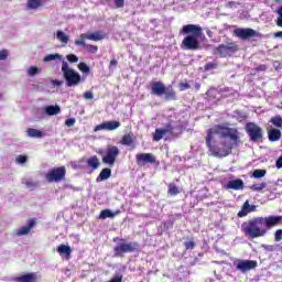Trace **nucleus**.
<instances>
[{
	"instance_id": "5",
	"label": "nucleus",
	"mask_w": 282,
	"mask_h": 282,
	"mask_svg": "<svg viewBox=\"0 0 282 282\" xmlns=\"http://www.w3.org/2000/svg\"><path fill=\"white\" fill-rule=\"evenodd\" d=\"M182 133V124L178 121H170L164 128L155 129L153 134L154 142H160L165 135H180Z\"/></svg>"
},
{
	"instance_id": "62",
	"label": "nucleus",
	"mask_w": 282,
	"mask_h": 282,
	"mask_svg": "<svg viewBox=\"0 0 282 282\" xmlns=\"http://www.w3.org/2000/svg\"><path fill=\"white\" fill-rule=\"evenodd\" d=\"M199 87H200L199 84H196L195 88H196V89H199Z\"/></svg>"
},
{
	"instance_id": "19",
	"label": "nucleus",
	"mask_w": 282,
	"mask_h": 282,
	"mask_svg": "<svg viewBox=\"0 0 282 282\" xmlns=\"http://www.w3.org/2000/svg\"><path fill=\"white\" fill-rule=\"evenodd\" d=\"M225 188L227 191H243V180H230L226 183Z\"/></svg>"
},
{
	"instance_id": "24",
	"label": "nucleus",
	"mask_w": 282,
	"mask_h": 282,
	"mask_svg": "<svg viewBox=\"0 0 282 282\" xmlns=\"http://www.w3.org/2000/svg\"><path fill=\"white\" fill-rule=\"evenodd\" d=\"M270 142H279L281 140V130L273 128L268 132Z\"/></svg>"
},
{
	"instance_id": "52",
	"label": "nucleus",
	"mask_w": 282,
	"mask_h": 282,
	"mask_svg": "<svg viewBox=\"0 0 282 282\" xmlns=\"http://www.w3.org/2000/svg\"><path fill=\"white\" fill-rule=\"evenodd\" d=\"M116 8H124V0H115Z\"/></svg>"
},
{
	"instance_id": "51",
	"label": "nucleus",
	"mask_w": 282,
	"mask_h": 282,
	"mask_svg": "<svg viewBox=\"0 0 282 282\" xmlns=\"http://www.w3.org/2000/svg\"><path fill=\"white\" fill-rule=\"evenodd\" d=\"M84 98H85V100H94V93H91V91H86V93L84 94Z\"/></svg>"
},
{
	"instance_id": "1",
	"label": "nucleus",
	"mask_w": 282,
	"mask_h": 282,
	"mask_svg": "<svg viewBox=\"0 0 282 282\" xmlns=\"http://www.w3.org/2000/svg\"><path fill=\"white\" fill-rule=\"evenodd\" d=\"M241 144L239 130L226 126H214L207 131L206 147L214 158H227Z\"/></svg>"
},
{
	"instance_id": "18",
	"label": "nucleus",
	"mask_w": 282,
	"mask_h": 282,
	"mask_svg": "<svg viewBox=\"0 0 282 282\" xmlns=\"http://www.w3.org/2000/svg\"><path fill=\"white\" fill-rule=\"evenodd\" d=\"M234 33L238 36V39H252L257 36V31L253 29H236Z\"/></svg>"
},
{
	"instance_id": "30",
	"label": "nucleus",
	"mask_w": 282,
	"mask_h": 282,
	"mask_svg": "<svg viewBox=\"0 0 282 282\" xmlns=\"http://www.w3.org/2000/svg\"><path fill=\"white\" fill-rule=\"evenodd\" d=\"M26 8L29 10H37V8H41V0H28Z\"/></svg>"
},
{
	"instance_id": "59",
	"label": "nucleus",
	"mask_w": 282,
	"mask_h": 282,
	"mask_svg": "<svg viewBox=\"0 0 282 282\" xmlns=\"http://www.w3.org/2000/svg\"><path fill=\"white\" fill-rule=\"evenodd\" d=\"M206 34L207 36H209V39H213V31H210L209 29L206 30Z\"/></svg>"
},
{
	"instance_id": "41",
	"label": "nucleus",
	"mask_w": 282,
	"mask_h": 282,
	"mask_svg": "<svg viewBox=\"0 0 282 282\" xmlns=\"http://www.w3.org/2000/svg\"><path fill=\"white\" fill-rule=\"evenodd\" d=\"M169 193H170L171 195H173V196L180 195V188H177V187L175 186V184H170V185H169Z\"/></svg>"
},
{
	"instance_id": "28",
	"label": "nucleus",
	"mask_w": 282,
	"mask_h": 282,
	"mask_svg": "<svg viewBox=\"0 0 282 282\" xmlns=\"http://www.w3.org/2000/svg\"><path fill=\"white\" fill-rule=\"evenodd\" d=\"M87 166L93 169V171H96L98 166H100V161L98 160V156L94 155L87 160Z\"/></svg>"
},
{
	"instance_id": "57",
	"label": "nucleus",
	"mask_w": 282,
	"mask_h": 282,
	"mask_svg": "<svg viewBox=\"0 0 282 282\" xmlns=\"http://www.w3.org/2000/svg\"><path fill=\"white\" fill-rule=\"evenodd\" d=\"M276 25H279V28H282V15H279L276 20Z\"/></svg>"
},
{
	"instance_id": "39",
	"label": "nucleus",
	"mask_w": 282,
	"mask_h": 282,
	"mask_svg": "<svg viewBox=\"0 0 282 282\" xmlns=\"http://www.w3.org/2000/svg\"><path fill=\"white\" fill-rule=\"evenodd\" d=\"M268 186V184L265 183H260V184H253L251 186V191H256L257 193H260V191H262L263 188H265Z\"/></svg>"
},
{
	"instance_id": "20",
	"label": "nucleus",
	"mask_w": 282,
	"mask_h": 282,
	"mask_svg": "<svg viewBox=\"0 0 282 282\" xmlns=\"http://www.w3.org/2000/svg\"><path fill=\"white\" fill-rule=\"evenodd\" d=\"M120 215V209L112 212L111 209H102L99 214L98 219H113Z\"/></svg>"
},
{
	"instance_id": "58",
	"label": "nucleus",
	"mask_w": 282,
	"mask_h": 282,
	"mask_svg": "<svg viewBox=\"0 0 282 282\" xmlns=\"http://www.w3.org/2000/svg\"><path fill=\"white\" fill-rule=\"evenodd\" d=\"M275 39H282V31L274 33Z\"/></svg>"
},
{
	"instance_id": "33",
	"label": "nucleus",
	"mask_w": 282,
	"mask_h": 282,
	"mask_svg": "<svg viewBox=\"0 0 282 282\" xmlns=\"http://www.w3.org/2000/svg\"><path fill=\"white\" fill-rule=\"evenodd\" d=\"M121 144L124 147H131V144H133V137H131V134H124L121 140Z\"/></svg>"
},
{
	"instance_id": "16",
	"label": "nucleus",
	"mask_w": 282,
	"mask_h": 282,
	"mask_svg": "<svg viewBox=\"0 0 282 282\" xmlns=\"http://www.w3.org/2000/svg\"><path fill=\"white\" fill-rule=\"evenodd\" d=\"M119 127L120 121H106L95 127V131H116Z\"/></svg>"
},
{
	"instance_id": "38",
	"label": "nucleus",
	"mask_w": 282,
	"mask_h": 282,
	"mask_svg": "<svg viewBox=\"0 0 282 282\" xmlns=\"http://www.w3.org/2000/svg\"><path fill=\"white\" fill-rule=\"evenodd\" d=\"M78 69L83 72V74H89L91 72L88 65L83 62L78 64Z\"/></svg>"
},
{
	"instance_id": "22",
	"label": "nucleus",
	"mask_w": 282,
	"mask_h": 282,
	"mask_svg": "<svg viewBox=\"0 0 282 282\" xmlns=\"http://www.w3.org/2000/svg\"><path fill=\"white\" fill-rule=\"evenodd\" d=\"M42 111L46 116H58V113H61V106H58V105L46 106V107L42 108Z\"/></svg>"
},
{
	"instance_id": "48",
	"label": "nucleus",
	"mask_w": 282,
	"mask_h": 282,
	"mask_svg": "<svg viewBox=\"0 0 282 282\" xmlns=\"http://www.w3.org/2000/svg\"><path fill=\"white\" fill-rule=\"evenodd\" d=\"M275 241H282V229H278L274 235Z\"/></svg>"
},
{
	"instance_id": "45",
	"label": "nucleus",
	"mask_w": 282,
	"mask_h": 282,
	"mask_svg": "<svg viewBox=\"0 0 282 282\" xmlns=\"http://www.w3.org/2000/svg\"><path fill=\"white\" fill-rule=\"evenodd\" d=\"M9 52H8V50H2V51H0V61H6V58H8V56H9Z\"/></svg>"
},
{
	"instance_id": "63",
	"label": "nucleus",
	"mask_w": 282,
	"mask_h": 282,
	"mask_svg": "<svg viewBox=\"0 0 282 282\" xmlns=\"http://www.w3.org/2000/svg\"><path fill=\"white\" fill-rule=\"evenodd\" d=\"M22 184H25V178L22 180Z\"/></svg>"
},
{
	"instance_id": "35",
	"label": "nucleus",
	"mask_w": 282,
	"mask_h": 282,
	"mask_svg": "<svg viewBox=\"0 0 282 282\" xmlns=\"http://www.w3.org/2000/svg\"><path fill=\"white\" fill-rule=\"evenodd\" d=\"M271 123L273 127H276L278 129H281L282 127V117L281 116H275L271 118Z\"/></svg>"
},
{
	"instance_id": "36",
	"label": "nucleus",
	"mask_w": 282,
	"mask_h": 282,
	"mask_svg": "<svg viewBox=\"0 0 282 282\" xmlns=\"http://www.w3.org/2000/svg\"><path fill=\"white\" fill-rule=\"evenodd\" d=\"M79 47H85L88 52H90V54H96V52H98V46L87 43H85V45H79Z\"/></svg>"
},
{
	"instance_id": "60",
	"label": "nucleus",
	"mask_w": 282,
	"mask_h": 282,
	"mask_svg": "<svg viewBox=\"0 0 282 282\" xmlns=\"http://www.w3.org/2000/svg\"><path fill=\"white\" fill-rule=\"evenodd\" d=\"M97 153H98V155H105L106 151L102 150V149H99V150L97 151Z\"/></svg>"
},
{
	"instance_id": "27",
	"label": "nucleus",
	"mask_w": 282,
	"mask_h": 282,
	"mask_svg": "<svg viewBox=\"0 0 282 282\" xmlns=\"http://www.w3.org/2000/svg\"><path fill=\"white\" fill-rule=\"evenodd\" d=\"M56 39L59 41V43H63L64 45H67L69 43V35L63 31L56 32Z\"/></svg>"
},
{
	"instance_id": "9",
	"label": "nucleus",
	"mask_w": 282,
	"mask_h": 282,
	"mask_svg": "<svg viewBox=\"0 0 282 282\" xmlns=\"http://www.w3.org/2000/svg\"><path fill=\"white\" fill-rule=\"evenodd\" d=\"M65 175H67V170L65 169V166H59V167H54L52 170H50L45 177L46 181H48L50 183L55 182H63V180H65Z\"/></svg>"
},
{
	"instance_id": "31",
	"label": "nucleus",
	"mask_w": 282,
	"mask_h": 282,
	"mask_svg": "<svg viewBox=\"0 0 282 282\" xmlns=\"http://www.w3.org/2000/svg\"><path fill=\"white\" fill-rule=\"evenodd\" d=\"M42 69L36 67V66H30L26 70L28 76H30V78H34V76H36L37 74H41Z\"/></svg>"
},
{
	"instance_id": "21",
	"label": "nucleus",
	"mask_w": 282,
	"mask_h": 282,
	"mask_svg": "<svg viewBox=\"0 0 282 282\" xmlns=\"http://www.w3.org/2000/svg\"><path fill=\"white\" fill-rule=\"evenodd\" d=\"M254 210H257V206L250 205V203L246 200L241 210L238 213V217H246L248 213H254Z\"/></svg>"
},
{
	"instance_id": "37",
	"label": "nucleus",
	"mask_w": 282,
	"mask_h": 282,
	"mask_svg": "<svg viewBox=\"0 0 282 282\" xmlns=\"http://www.w3.org/2000/svg\"><path fill=\"white\" fill-rule=\"evenodd\" d=\"M123 276L122 272L116 271L115 275L108 282H122Z\"/></svg>"
},
{
	"instance_id": "55",
	"label": "nucleus",
	"mask_w": 282,
	"mask_h": 282,
	"mask_svg": "<svg viewBox=\"0 0 282 282\" xmlns=\"http://www.w3.org/2000/svg\"><path fill=\"white\" fill-rule=\"evenodd\" d=\"M276 169H282V155L275 161Z\"/></svg>"
},
{
	"instance_id": "26",
	"label": "nucleus",
	"mask_w": 282,
	"mask_h": 282,
	"mask_svg": "<svg viewBox=\"0 0 282 282\" xmlns=\"http://www.w3.org/2000/svg\"><path fill=\"white\" fill-rule=\"evenodd\" d=\"M19 282H36V273H26L18 278Z\"/></svg>"
},
{
	"instance_id": "3",
	"label": "nucleus",
	"mask_w": 282,
	"mask_h": 282,
	"mask_svg": "<svg viewBox=\"0 0 282 282\" xmlns=\"http://www.w3.org/2000/svg\"><path fill=\"white\" fill-rule=\"evenodd\" d=\"M241 232H243L247 239H259V237H265L268 235L261 217L242 223Z\"/></svg>"
},
{
	"instance_id": "23",
	"label": "nucleus",
	"mask_w": 282,
	"mask_h": 282,
	"mask_svg": "<svg viewBox=\"0 0 282 282\" xmlns=\"http://www.w3.org/2000/svg\"><path fill=\"white\" fill-rule=\"evenodd\" d=\"M26 135L28 138H35V139H41V138H45V133L39 129H34V128H29L26 130Z\"/></svg>"
},
{
	"instance_id": "13",
	"label": "nucleus",
	"mask_w": 282,
	"mask_h": 282,
	"mask_svg": "<svg viewBox=\"0 0 282 282\" xmlns=\"http://www.w3.org/2000/svg\"><path fill=\"white\" fill-rule=\"evenodd\" d=\"M254 268H257V261L254 260H238L236 262V270L242 273L250 272V270H254Z\"/></svg>"
},
{
	"instance_id": "25",
	"label": "nucleus",
	"mask_w": 282,
	"mask_h": 282,
	"mask_svg": "<svg viewBox=\"0 0 282 282\" xmlns=\"http://www.w3.org/2000/svg\"><path fill=\"white\" fill-rule=\"evenodd\" d=\"M111 177V169L105 167L99 173L98 177L96 178V182H105V180H109Z\"/></svg>"
},
{
	"instance_id": "42",
	"label": "nucleus",
	"mask_w": 282,
	"mask_h": 282,
	"mask_svg": "<svg viewBox=\"0 0 282 282\" xmlns=\"http://www.w3.org/2000/svg\"><path fill=\"white\" fill-rule=\"evenodd\" d=\"M17 164H25L28 162V156L26 155H18L15 158Z\"/></svg>"
},
{
	"instance_id": "7",
	"label": "nucleus",
	"mask_w": 282,
	"mask_h": 282,
	"mask_svg": "<svg viewBox=\"0 0 282 282\" xmlns=\"http://www.w3.org/2000/svg\"><path fill=\"white\" fill-rule=\"evenodd\" d=\"M113 241H119L118 245L113 248V257H122L129 252H135L138 250V242H127L123 238H113Z\"/></svg>"
},
{
	"instance_id": "44",
	"label": "nucleus",
	"mask_w": 282,
	"mask_h": 282,
	"mask_svg": "<svg viewBox=\"0 0 282 282\" xmlns=\"http://www.w3.org/2000/svg\"><path fill=\"white\" fill-rule=\"evenodd\" d=\"M116 67H118V59L113 58L110 61L109 70L113 72L116 69Z\"/></svg>"
},
{
	"instance_id": "54",
	"label": "nucleus",
	"mask_w": 282,
	"mask_h": 282,
	"mask_svg": "<svg viewBox=\"0 0 282 282\" xmlns=\"http://www.w3.org/2000/svg\"><path fill=\"white\" fill-rule=\"evenodd\" d=\"M25 186H26L28 188H34V186H36V183H34V182H32V181H26V182H25Z\"/></svg>"
},
{
	"instance_id": "14",
	"label": "nucleus",
	"mask_w": 282,
	"mask_h": 282,
	"mask_svg": "<svg viewBox=\"0 0 282 282\" xmlns=\"http://www.w3.org/2000/svg\"><path fill=\"white\" fill-rule=\"evenodd\" d=\"M135 160L139 166H144L145 164H155V155L151 153L137 154Z\"/></svg>"
},
{
	"instance_id": "46",
	"label": "nucleus",
	"mask_w": 282,
	"mask_h": 282,
	"mask_svg": "<svg viewBox=\"0 0 282 282\" xmlns=\"http://www.w3.org/2000/svg\"><path fill=\"white\" fill-rule=\"evenodd\" d=\"M66 127H74L76 124V119L75 118H68L65 120Z\"/></svg>"
},
{
	"instance_id": "6",
	"label": "nucleus",
	"mask_w": 282,
	"mask_h": 282,
	"mask_svg": "<svg viewBox=\"0 0 282 282\" xmlns=\"http://www.w3.org/2000/svg\"><path fill=\"white\" fill-rule=\"evenodd\" d=\"M62 73L67 87H76L80 83V74L70 68L66 61H62Z\"/></svg>"
},
{
	"instance_id": "49",
	"label": "nucleus",
	"mask_w": 282,
	"mask_h": 282,
	"mask_svg": "<svg viewBox=\"0 0 282 282\" xmlns=\"http://www.w3.org/2000/svg\"><path fill=\"white\" fill-rule=\"evenodd\" d=\"M180 89L181 91H186V89H191V85L188 83H181Z\"/></svg>"
},
{
	"instance_id": "12",
	"label": "nucleus",
	"mask_w": 282,
	"mask_h": 282,
	"mask_svg": "<svg viewBox=\"0 0 282 282\" xmlns=\"http://www.w3.org/2000/svg\"><path fill=\"white\" fill-rule=\"evenodd\" d=\"M214 52L220 56V58H227V56H232V54L237 52V45H235V43L220 44Z\"/></svg>"
},
{
	"instance_id": "53",
	"label": "nucleus",
	"mask_w": 282,
	"mask_h": 282,
	"mask_svg": "<svg viewBox=\"0 0 282 282\" xmlns=\"http://www.w3.org/2000/svg\"><path fill=\"white\" fill-rule=\"evenodd\" d=\"M262 248H264V250L268 252H274V246L272 245H263Z\"/></svg>"
},
{
	"instance_id": "15",
	"label": "nucleus",
	"mask_w": 282,
	"mask_h": 282,
	"mask_svg": "<svg viewBox=\"0 0 282 282\" xmlns=\"http://www.w3.org/2000/svg\"><path fill=\"white\" fill-rule=\"evenodd\" d=\"M34 226H36V220L30 219L25 226L15 229L13 235L15 237H24V235H30V231L32 228H34Z\"/></svg>"
},
{
	"instance_id": "29",
	"label": "nucleus",
	"mask_w": 282,
	"mask_h": 282,
	"mask_svg": "<svg viewBox=\"0 0 282 282\" xmlns=\"http://www.w3.org/2000/svg\"><path fill=\"white\" fill-rule=\"evenodd\" d=\"M44 63H51V61H63V55L55 53V54H48L44 56L43 58Z\"/></svg>"
},
{
	"instance_id": "43",
	"label": "nucleus",
	"mask_w": 282,
	"mask_h": 282,
	"mask_svg": "<svg viewBox=\"0 0 282 282\" xmlns=\"http://www.w3.org/2000/svg\"><path fill=\"white\" fill-rule=\"evenodd\" d=\"M68 63H78V56L74 54H68L66 56Z\"/></svg>"
},
{
	"instance_id": "2",
	"label": "nucleus",
	"mask_w": 282,
	"mask_h": 282,
	"mask_svg": "<svg viewBox=\"0 0 282 282\" xmlns=\"http://www.w3.org/2000/svg\"><path fill=\"white\" fill-rule=\"evenodd\" d=\"M182 34H187L184 37L182 45L183 50H191L195 52L199 50V36H202L203 29L197 24H186L181 30Z\"/></svg>"
},
{
	"instance_id": "10",
	"label": "nucleus",
	"mask_w": 282,
	"mask_h": 282,
	"mask_svg": "<svg viewBox=\"0 0 282 282\" xmlns=\"http://www.w3.org/2000/svg\"><path fill=\"white\" fill-rule=\"evenodd\" d=\"M105 33L102 31L87 32L79 35V40L75 41V45H85V41H102Z\"/></svg>"
},
{
	"instance_id": "17",
	"label": "nucleus",
	"mask_w": 282,
	"mask_h": 282,
	"mask_svg": "<svg viewBox=\"0 0 282 282\" xmlns=\"http://www.w3.org/2000/svg\"><path fill=\"white\" fill-rule=\"evenodd\" d=\"M263 220V226L267 229L269 228H274V226H279V224H281L282 221V216H268V217H260Z\"/></svg>"
},
{
	"instance_id": "40",
	"label": "nucleus",
	"mask_w": 282,
	"mask_h": 282,
	"mask_svg": "<svg viewBox=\"0 0 282 282\" xmlns=\"http://www.w3.org/2000/svg\"><path fill=\"white\" fill-rule=\"evenodd\" d=\"M219 64L217 62H209L205 65V72H210L212 69H217Z\"/></svg>"
},
{
	"instance_id": "50",
	"label": "nucleus",
	"mask_w": 282,
	"mask_h": 282,
	"mask_svg": "<svg viewBox=\"0 0 282 282\" xmlns=\"http://www.w3.org/2000/svg\"><path fill=\"white\" fill-rule=\"evenodd\" d=\"M51 84L53 87H61L63 85V80L52 79Z\"/></svg>"
},
{
	"instance_id": "32",
	"label": "nucleus",
	"mask_w": 282,
	"mask_h": 282,
	"mask_svg": "<svg viewBox=\"0 0 282 282\" xmlns=\"http://www.w3.org/2000/svg\"><path fill=\"white\" fill-rule=\"evenodd\" d=\"M59 254H72V248L69 246L59 245L57 248Z\"/></svg>"
},
{
	"instance_id": "47",
	"label": "nucleus",
	"mask_w": 282,
	"mask_h": 282,
	"mask_svg": "<svg viewBox=\"0 0 282 282\" xmlns=\"http://www.w3.org/2000/svg\"><path fill=\"white\" fill-rule=\"evenodd\" d=\"M184 246L186 250H193L195 248V242L194 241H185Z\"/></svg>"
},
{
	"instance_id": "8",
	"label": "nucleus",
	"mask_w": 282,
	"mask_h": 282,
	"mask_svg": "<svg viewBox=\"0 0 282 282\" xmlns=\"http://www.w3.org/2000/svg\"><path fill=\"white\" fill-rule=\"evenodd\" d=\"M246 131L251 142H259V140L263 139V129L254 122H248L246 124Z\"/></svg>"
},
{
	"instance_id": "56",
	"label": "nucleus",
	"mask_w": 282,
	"mask_h": 282,
	"mask_svg": "<svg viewBox=\"0 0 282 282\" xmlns=\"http://www.w3.org/2000/svg\"><path fill=\"white\" fill-rule=\"evenodd\" d=\"M267 69H268V66H265V65H260L258 67V72H265Z\"/></svg>"
},
{
	"instance_id": "34",
	"label": "nucleus",
	"mask_w": 282,
	"mask_h": 282,
	"mask_svg": "<svg viewBox=\"0 0 282 282\" xmlns=\"http://www.w3.org/2000/svg\"><path fill=\"white\" fill-rule=\"evenodd\" d=\"M268 171L265 170H254L252 173V177H254V180H261V177H265Z\"/></svg>"
},
{
	"instance_id": "61",
	"label": "nucleus",
	"mask_w": 282,
	"mask_h": 282,
	"mask_svg": "<svg viewBox=\"0 0 282 282\" xmlns=\"http://www.w3.org/2000/svg\"><path fill=\"white\" fill-rule=\"evenodd\" d=\"M278 14H279V17H282V7H280V8L278 9Z\"/></svg>"
},
{
	"instance_id": "11",
	"label": "nucleus",
	"mask_w": 282,
	"mask_h": 282,
	"mask_svg": "<svg viewBox=\"0 0 282 282\" xmlns=\"http://www.w3.org/2000/svg\"><path fill=\"white\" fill-rule=\"evenodd\" d=\"M120 155V149L116 145H110L107 148L105 155L101 161L104 164H108V166H113L116 164V159Z\"/></svg>"
},
{
	"instance_id": "4",
	"label": "nucleus",
	"mask_w": 282,
	"mask_h": 282,
	"mask_svg": "<svg viewBox=\"0 0 282 282\" xmlns=\"http://www.w3.org/2000/svg\"><path fill=\"white\" fill-rule=\"evenodd\" d=\"M151 94L159 98L164 96L167 102H171V100H177V94L175 93V89H173V86L166 87L162 82H153L151 84Z\"/></svg>"
}]
</instances>
